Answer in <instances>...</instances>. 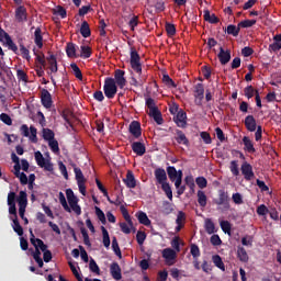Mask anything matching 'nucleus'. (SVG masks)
<instances>
[{
	"mask_svg": "<svg viewBox=\"0 0 281 281\" xmlns=\"http://www.w3.org/2000/svg\"><path fill=\"white\" fill-rule=\"evenodd\" d=\"M176 142L177 144H182L183 146H190V140L188 139V136H186V133L181 130H176Z\"/></svg>",
	"mask_w": 281,
	"mask_h": 281,
	"instance_id": "obj_21",
	"label": "nucleus"
},
{
	"mask_svg": "<svg viewBox=\"0 0 281 281\" xmlns=\"http://www.w3.org/2000/svg\"><path fill=\"white\" fill-rule=\"evenodd\" d=\"M4 43H5V45H8L9 49H11V52H13L14 54H18L19 46H16L14 41H12L11 36Z\"/></svg>",
	"mask_w": 281,
	"mask_h": 281,
	"instance_id": "obj_56",
	"label": "nucleus"
},
{
	"mask_svg": "<svg viewBox=\"0 0 281 281\" xmlns=\"http://www.w3.org/2000/svg\"><path fill=\"white\" fill-rule=\"evenodd\" d=\"M128 131L135 139H139V137H142V124L138 121H133L130 124Z\"/></svg>",
	"mask_w": 281,
	"mask_h": 281,
	"instance_id": "obj_13",
	"label": "nucleus"
},
{
	"mask_svg": "<svg viewBox=\"0 0 281 281\" xmlns=\"http://www.w3.org/2000/svg\"><path fill=\"white\" fill-rule=\"evenodd\" d=\"M74 172H75L77 183H80V181L81 182L87 181V179L85 178V175L82 173V169L75 166L74 167Z\"/></svg>",
	"mask_w": 281,
	"mask_h": 281,
	"instance_id": "obj_49",
	"label": "nucleus"
},
{
	"mask_svg": "<svg viewBox=\"0 0 281 281\" xmlns=\"http://www.w3.org/2000/svg\"><path fill=\"white\" fill-rule=\"evenodd\" d=\"M112 249H113L115 256H117V258H122V250L120 249V244L117 243L116 237H113V239H112Z\"/></svg>",
	"mask_w": 281,
	"mask_h": 281,
	"instance_id": "obj_48",
	"label": "nucleus"
},
{
	"mask_svg": "<svg viewBox=\"0 0 281 281\" xmlns=\"http://www.w3.org/2000/svg\"><path fill=\"white\" fill-rule=\"evenodd\" d=\"M35 161L40 168H44L47 172H54V165L49 160H45L41 151H35Z\"/></svg>",
	"mask_w": 281,
	"mask_h": 281,
	"instance_id": "obj_3",
	"label": "nucleus"
},
{
	"mask_svg": "<svg viewBox=\"0 0 281 281\" xmlns=\"http://www.w3.org/2000/svg\"><path fill=\"white\" fill-rule=\"evenodd\" d=\"M20 52H21L22 58H24L25 60H31L32 59V56H30V49H27L25 47V45L20 44Z\"/></svg>",
	"mask_w": 281,
	"mask_h": 281,
	"instance_id": "obj_54",
	"label": "nucleus"
},
{
	"mask_svg": "<svg viewBox=\"0 0 281 281\" xmlns=\"http://www.w3.org/2000/svg\"><path fill=\"white\" fill-rule=\"evenodd\" d=\"M48 146L53 153H60V147L58 146V140L55 138L52 140H48Z\"/></svg>",
	"mask_w": 281,
	"mask_h": 281,
	"instance_id": "obj_60",
	"label": "nucleus"
},
{
	"mask_svg": "<svg viewBox=\"0 0 281 281\" xmlns=\"http://www.w3.org/2000/svg\"><path fill=\"white\" fill-rule=\"evenodd\" d=\"M101 232L103 236V246L109 248L111 247V237L109 236V231L104 226H101Z\"/></svg>",
	"mask_w": 281,
	"mask_h": 281,
	"instance_id": "obj_35",
	"label": "nucleus"
},
{
	"mask_svg": "<svg viewBox=\"0 0 281 281\" xmlns=\"http://www.w3.org/2000/svg\"><path fill=\"white\" fill-rule=\"evenodd\" d=\"M190 254L193 259L201 258V249L199 248V246L196 244H191Z\"/></svg>",
	"mask_w": 281,
	"mask_h": 281,
	"instance_id": "obj_50",
	"label": "nucleus"
},
{
	"mask_svg": "<svg viewBox=\"0 0 281 281\" xmlns=\"http://www.w3.org/2000/svg\"><path fill=\"white\" fill-rule=\"evenodd\" d=\"M160 186H161V190L165 192L169 201H172V188L170 187V183L162 182Z\"/></svg>",
	"mask_w": 281,
	"mask_h": 281,
	"instance_id": "obj_37",
	"label": "nucleus"
},
{
	"mask_svg": "<svg viewBox=\"0 0 281 281\" xmlns=\"http://www.w3.org/2000/svg\"><path fill=\"white\" fill-rule=\"evenodd\" d=\"M227 34L231 36H238L240 34V26L239 24L236 26L234 24H229L226 30Z\"/></svg>",
	"mask_w": 281,
	"mask_h": 281,
	"instance_id": "obj_43",
	"label": "nucleus"
},
{
	"mask_svg": "<svg viewBox=\"0 0 281 281\" xmlns=\"http://www.w3.org/2000/svg\"><path fill=\"white\" fill-rule=\"evenodd\" d=\"M205 232L209 234H214L216 232V226L212 220L206 218L204 223Z\"/></svg>",
	"mask_w": 281,
	"mask_h": 281,
	"instance_id": "obj_42",
	"label": "nucleus"
},
{
	"mask_svg": "<svg viewBox=\"0 0 281 281\" xmlns=\"http://www.w3.org/2000/svg\"><path fill=\"white\" fill-rule=\"evenodd\" d=\"M173 122L179 128H186L188 126V114L183 110H179L173 116Z\"/></svg>",
	"mask_w": 281,
	"mask_h": 281,
	"instance_id": "obj_7",
	"label": "nucleus"
},
{
	"mask_svg": "<svg viewBox=\"0 0 281 281\" xmlns=\"http://www.w3.org/2000/svg\"><path fill=\"white\" fill-rule=\"evenodd\" d=\"M184 183H186V186H188V188H190V190H191L192 192H194V188H196V184H194V177H192V176H187V177L184 178Z\"/></svg>",
	"mask_w": 281,
	"mask_h": 281,
	"instance_id": "obj_58",
	"label": "nucleus"
},
{
	"mask_svg": "<svg viewBox=\"0 0 281 281\" xmlns=\"http://www.w3.org/2000/svg\"><path fill=\"white\" fill-rule=\"evenodd\" d=\"M194 98L196 106H203V98H205V87L203 83H196L194 86Z\"/></svg>",
	"mask_w": 281,
	"mask_h": 281,
	"instance_id": "obj_5",
	"label": "nucleus"
},
{
	"mask_svg": "<svg viewBox=\"0 0 281 281\" xmlns=\"http://www.w3.org/2000/svg\"><path fill=\"white\" fill-rule=\"evenodd\" d=\"M103 91L108 100H113V98H115V95L117 94V83H115V79L111 77L105 78Z\"/></svg>",
	"mask_w": 281,
	"mask_h": 281,
	"instance_id": "obj_1",
	"label": "nucleus"
},
{
	"mask_svg": "<svg viewBox=\"0 0 281 281\" xmlns=\"http://www.w3.org/2000/svg\"><path fill=\"white\" fill-rule=\"evenodd\" d=\"M136 216L140 225H145L146 227L150 225V218H148V215L146 213L140 211L136 214Z\"/></svg>",
	"mask_w": 281,
	"mask_h": 281,
	"instance_id": "obj_30",
	"label": "nucleus"
},
{
	"mask_svg": "<svg viewBox=\"0 0 281 281\" xmlns=\"http://www.w3.org/2000/svg\"><path fill=\"white\" fill-rule=\"evenodd\" d=\"M241 175L246 181H251L256 178V173H254V167L251 164L244 161L240 167Z\"/></svg>",
	"mask_w": 281,
	"mask_h": 281,
	"instance_id": "obj_6",
	"label": "nucleus"
},
{
	"mask_svg": "<svg viewBox=\"0 0 281 281\" xmlns=\"http://www.w3.org/2000/svg\"><path fill=\"white\" fill-rule=\"evenodd\" d=\"M66 198H67V201H68L70 207H72L74 205H78V196H76V194H74V190L67 189Z\"/></svg>",
	"mask_w": 281,
	"mask_h": 281,
	"instance_id": "obj_26",
	"label": "nucleus"
},
{
	"mask_svg": "<svg viewBox=\"0 0 281 281\" xmlns=\"http://www.w3.org/2000/svg\"><path fill=\"white\" fill-rule=\"evenodd\" d=\"M89 12H93V8H91V4L83 5L79 9V16H85L86 14H89Z\"/></svg>",
	"mask_w": 281,
	"mask_h": 281,
	"instance_id": "obj_62",
	"label": "nucleus"
},
{
	"mask_svg": "<svg viewBox=\"0 0 281 281\" xmlns=\"http://www.w3.org/2000/svg\"><path fill=\"white\" fill-rule=\"evenodd\" d=\"M142 57H139V53H137V49L134 47L131 48L130 53V65L132 69L138 74V76H142Z\"/></svg>",
	"mask_w": 281,
	"mask_h": 281,
	"instance_id": "obj_2",
	"label": "nucleus"
},
{
	"mask_svg": "<svg viewBox=\"0 0 281 281\" xmlns=\"http://www.w3.org/2000/svg\"><path fill=\"white\" fill-rule=\"evenodd\" d=\"M216 205H223L222 212H227L229 207V194L225 191H220L218 200L216 201Z\"/></svg>",
	"mask_w": 281,
	"mask_h": 281,
	"instance_id": "obj_9",
	"label": "nucleus"
},
{
	"mask_svg": "<svg viewBox=\"0 0 281 281\" xmlns=\"http://www.w3.org/2000/svg\"><path fill=\"white\" fill-rule=\"evenodd\" d=\"M95 215L98 216L102 225H106V215H104V212L98 206H95Z\"/></svg>",
	"mask_w": 281,
	"mask_h": 281,
	"instance_id": "obj_55",
	"label": "nucleus"
},
{
	"mask_svg": "<svg viewBox=\"0 0 281 281\" xmlns=\"http://www.w3.org/2000/svg\"><path fill=\"white\" fill-rule=\"evenodd\" d=\"M204 21H207L209 23L216 24V23H218L220 20L216 16V14H210V10H205L204 11Z\"/></svg>",
	"mask_w": 281,
	"mask_h": 281,
	"instance_id": "obj_41",
	"label": "nucleus"
},
{
	"mask_svg": "<svg viewBox=\"0 0 281 281\" xmlns=\"http://www.w3.org/2000/svg\"><path fill=\"white\" fill-rule=\"evenodd\" d=\"M34 43L38 49H43V30H41V27L35 29Z\"/></svg>",
	"mask_w": 281,
	"mask_h": 281,
	"instance_id": "obj_24",
	"label": "nucleus"
},
{
	"mask_svg": "<svg viewBox=\"0 0 281 281\" xmlns=\"http://www.w3.org/2000/svg\"><path fill=\"white\" fill-rule=\"evenodd\" d=\"M80 34L83 36V38H89V36H91V29L89 27L88 21H83L81 23Z\"/></svg>",
	"mask_w": 281,
	"mask_h": 281,
	"instance_id": "obj_29",
	"label": "nucleus"
},
{
	"mask_svg": "<svg viewBox=\"0 0 281 281\" xmlns=\"http://www.w3.org/2000/svg\"><path fill=\"white\" fill-rule=\"evenodd\" d=\"M244 124L249 133H255L256 128H258L256 124V117H254V115H247L245 117Z\"/></svg>",
	"mask_w": 281,
	"mask_h": 281,
	"instance_id": "obj_18",
	"label": "nucleus"
},
{
	"mask_svg": "<svg viewBox=\"0 0 281 281\" xmlns=\"http://www.w3.org/2000/svg\"><path fill=\"white\" fill-rule=\"evenodd\" d=\"M19 215L21 218H25V210L27 207V193L20 191L18 196Z\"/></svg>",
	"mask_w": 281,
	"mask_h": 281,
	"instance_id": "obj_4",
	"label": "nucleus"
},
{
	"mask_svg": "<svg viewBox=\"0 0 281 281\" xmlns=\"http://www.w3.org/2000/svg\"><path fill=\"white\" fill-rule=\"evenodd\" d=\"M231 172L234 177H238L240 175V170L238 169V160L231 161Z\"/></svg>",
	"mask_w": 281,
	"mask_h": 281,
	"instance_id": "obj_57",
	"label": "nucleus"
},
{
	"mask_svg": "<svg viewBox=\"0 0 281 281\" xmlns=\"http://www.w3.org/2000/svg\"><path fill=\"white\" fill-rule=\"evenodd\" d=\"M198 203L200 207H205V205H207V195L201 190L198 191Z\"/></svg>",
	"mask_w": 281,
	"mask_h": 281,
	"instance_id": "obj_39",
	"label": "nucleus"
},
{
	"mask_svg": "<svg viewBox=\"0 0 281 281\" xmlns=\"http://www.w3.org/2000/svg\"><path fill=\"white\" fill-rule=\"evenodd\" d=\"M125 74L126 72L122 69H116L114 72V81L120 89H124V87H126V78H124Z\"/></svg>",
	"mask_w": 281,
	"mask_h": 281,
	"instance_id": "obj_12",
	"label": "nucleus"
},
{
	"mask_svg": "<svg viewBox=\"0 0 281 281\" xmlns=\"http://www.w3.org/2000/svg\"><path fill=\"white\" fill-rule=\"evenodd\" d=\"M89 269L92 273L100 276V266L93 259H90Z\"/></svg>",
	"mask_w": 281,
	"mask_h": 281,
	"instance_id": "obj_59",
	"label": "nucleus"
},
{
	"mask_svg": "<svg viewBox=\"0 0 281 281\" xmlns=\"http://www.w3.org/2000/svg\"><path fill=\"white\" fill-rule=\"evenodd\" d=\"M167 175L170 181H175L176 179H179V170L177 171V168H175L173 166L167 167Z\"/></svg>",
	"mask_w": 281,
	"mask_h": 281,
	"instance_id": "obj_33",
	"label": "nucleus"
},
{
	"mask_svg": "<svg viewBox=\"0 0 281 281\" xmlns=\"http://www.w3.org/2000/svg\"><path fill=\"white\" fill-rule=\"evenodd\" d=\"M123 182L125 183L126 188L133 189L137 187V180H135V175L131 170L127 171L126 178L123 179Z\"/></svg>",
	"mask_w": 281,
	"mask_h": 281,
	"instance_id": "obj_20",
	"label": "nucleus"
},
{
	"mask_svg": "<svg viewBox=\"0 0 281 281\" xmlns=\"http://www.w3.org/2000/svg\"><path fill=\"white\" fill-rule=\"evenodd\" d=\"M66 54L68 58H76V44L74 43H68L66 46Z\"/></svg>",
	"mask_w": 281,
	"mask_h": 281,
	"instance_id": "obj_40",
	"label": "nucleus"
},
{
	"mask_svg": "<svg viewBox=\"0 0 281 281\" xmlns=\"http://www.w3.org/2000/svg\"><path fill=\"white\" fill-rule=\"evenodd\" d=\"M132 150L138 157H144V155H146V145L142 142H134L132 143Z\"/></svg>",
	"mask_w": 281,
	"mask_h": 281,
	"instance_id": "obj_15",
	"label": "nucleus"
},
{
	"mask_svg": "<svg viewBox=\"0 0 281 281\" xmlns=\"http://www.w3.org/2000/svg\"><path fill=\"white\" fill-rule=\"evenodd\" d=\"M212 261L217 267V269H221L222 271H225V263L223 262V259L220 255H214L212 257Z\"/></svg>",
	"mask_w": 281,
	"mask_h": 281,
	"instance_id": "obj_36",
	"label": "nucleus"
},
{
	"mask_svg": "<svg viewBox=\"0 0 281 281\" xmlns=\"http://www.w3.org/2000/svg\"><path fill=\"white\" fill-rule=\"evenodd\" d=\"M162 82L164 85H166V87H168L169 89H177V83H175V80H172V78H170L169 75H164L162 76Z\"/></svg>",
	"mask_w": 281,
	"mask_h": 281,
	"instance_id": "obj_44",
	"label": "nucleus"
},
{
	"mask_svg": "<svg viewBox=\"0 0 281 281\" xmlns=\"http://www.w3.org/2000/svg\"><path fill=\"white\" fill-rule=\"evenodd\" d=\"M244 150L250 153L251 155L256 153V147H254V142L248 136L243 137Z\"/></svg>",
	"mask_w": 281,
	"mask_h": 281,
	"instance_id": "obj_23",
	"label": "nucleus"
},
{
	"mask_svg": "<svg viewBox=\"0 0 281 281\" xmlns=\"http://www.w3.org/2000/svg\"><path fill=\"white\" fill-rule=\"evenodd\" d=\"M70 69H72L74 76L78 80H82V70H80V67H78V64H76V63L70 64Z\"/></svg>",
	"mask_w": 281,
	"mask_h": 281,
	"instance_id": "obj_47",
	"label": "nucleus"
},
{
	"mask_svg": "<svg viewBox=\"0 0 281 281\" xmlns=\"http://www.w3.org/2000/svg\"><path fill=\"white\" fill-rule=\"evenodd\" d=\"M110 273L114 280H121L122 279V268H120L119 262H113L110 266Z\"/></svg>",
	"mask_w": 281,
	"mask_h": 281,
	"instance_id": "obj_19",
	"label": "nucleus"
},
{
	"mask_svg": "<svg viewBox=\"0 0 281 281\" xmlns=\"http://www.w3.org/2000/svg\"><path fill=\"white\" fill-rule=\"evenodd\" d=\"M162 258H165V260L167 262H170V260H176L177 259V251H175V249H172V248H165L162 250Z\"/></svg>",
	"mask_w": 281,
	"mask_h": 281,
	"instance_id": "obj_25",
	"label": "nucleus"
},
{
	"mask_svg": "<svg viewBox=\"0 0 281 281\" xmlns=\"http://www.w3.org/2000/svg\"><path fill=\"white\" fill-rule=\"evenodd\" d=\"M30 236L31 245L35 247V250L40 249L45 254V251H47V245L45 244V241H43V239L36 238V236H34V232L32 231V228H30Z\"/></svg>",
	"mask_w": 281,
	"mask_h": 281,
	"instance_id": "obj_8",
	"label": "nucleus"
},
{
	"mask_svg": "<svg viewBox=\"0 0 281 281\" xmlns=\"http://www.w3.org/2000/svg\"><path fill=\"white\" fill-rule=\"evenodd\" d=\"M54 137H56L54 131H52L50 128H43V139H45V142H52Z\"/></svg>",
	"mask_w": 281,
	"mask_h": 281,
	"instance_id": "obj_46",
	"label": "nucleus"
},
{
	"mask_svg": "<svg viewBox=\"0 0 281 281\" xmlns=\"http://www.w3.org/2000/svg\"><path fill=\"white\" fill-rule=\"evenodd\" d=\"M53 14H55L56 16H60V19H67V9L63 5H57L53 10Z\"/></svg>",
	"mask_w": 281,
	"mask_h": 281,
	"instance_id": "obj_34",
	"label": "nucleus"
},
{
	"mask_svg": "<svg viewBox=\"0 0 281 281\" xmlns=\"http://www.w3.org/2000/svg\"><path fill=\"white\" fill-rule=\"evenodd\" d=\"M220 225L224 234H228V235L232 234V224L228 221H222Z\"/></svg>",
	"mask_w": 281,
	"mask_h": 281,
	"instance_id": "obj_51",
	"label": "nucleus"
},
{
	"mask_svg": "<svg viewBox=\"0 0 281 281\" xmlns=\"http://www.w3.org/2000/svg\"><path fill=\"white\" fill-rule=\"evenodd\" d=\"M166 32L168 36H175L177 34V27L175 24L166 23Z\"/></svg>",
	"mask_w": 281,
	"mask_h": 281,
	"instance_id": "obj_63",
	"label": "nucleus"
},
{
	"mask_svg": "<svg viewBox=\"0 0 281 281\" xmlns=\"http://www.w3.org/2000/svg\"><path fill=\"white\" fill-rule=\"evenodd\" d=\"M10 220L13 222V232H15L18 236H23V226H21V223H19V217H10Z\"/></svg>",
	"mask_w": 281,
	"mask_h": 281,
	"instance_id": "obj_28",
	"label": "nucleus"
},
{
	"mask_svg": "<svg viewBox=\"0 0 281 281\" xmlns=\"http://www.w3.org/2000/svg\"><path fill=\"white\" fill-rule=\"evenodd\" d=\"M59 203L61 207H64L65 212L71 213V207H69V204H67V199L63 192H59Z\"/></svg>",
	"mask_w": 281,
	"mask_h": 281,
	"instance_id": "obj_45",
	"label": "nucleus"
},
{
	"mask_svg": "<svg viewBox=\"0 0 281 281\" xmlns=\"http://www.w3.org/2000/svg\"><path fill=\"white\" fill-rule=\"evenodd\" d=\"M80 58H91V55L93 54L92 49L90 46H87V45H81L80 46Z\"/></svg>",
	"mask_w": 281,
	"mask_h": 281,
	"instance_id": "obj_32",
	"label": "nucleus"
},
{
	"mask_svg": "<svg viewBox=\"0 0 281 281\" xmlns=\"http://www.w3.org/2000/svg\"><path fill=\"white\" fill-rule=\"evenodd\" d=\"M15 21L18 23H26L27 21V9L25 5H19L15 9Z\"/></svg>",
	"mask_w": 281,
	"mask_h": 281,
	"instance_id": "obj_11",
	"label": "nucleus"
},
{
	"mask_svg": "<svg viewBox=\"0 0 281 281\" xmlns=\"http://www.w3.org/2000/svg\"><path fill=\"white\" fill-rule=\"evenodd\" d=\"M172 204L168 201L162 202V207L160 210L161 214L165 216H168V214H172Z\"/></svg>",
	"mask_w": 281,
	"mask_h": 281,
	"instance_id": "obj_38",
	"label": "nucleus"
},
{
	"mask_svg": "<svg viewBox=\"0 0 281 281\" xmlns=\"http://www.w3.org/2000/svg\"><path fill=\"white\" fill-rule=\"evenodd\" d=\"M217 58L221 65H227L232 60V50L220 47V53L217 54Z\"/></svg>",
	"mask_w": 281,
	"mask_h": 281,
	"instance_id": "obj_14",
	"label": "nucleus"
},
{
	"mask_svg": "<svg viewBox=\"0 0 281 281\" xmlns=\"http://www.w3.org/2000/svg\"><path fill=\"white\" fill-rule=\"evenodd\" d=\"M49 56L46 57V60L49 65V70L52 74L58 72V60L56 59V55L52 54V52H48Z\"/></svg>",
	"mask_w": 281,
	"mask_h": 281,
	"instance_id": "obj_17",
	"label": "nucleus"
},
{
	"mask_svg": "<svg viewBox=\"0 0 281 281\" xmlns=\"http://www.w3.org/2000/svg\"><path fill=\"white\" fill-rule=\"evenodd\" d=\"M41 102L44 109H52L54 105V100L52 99V93L47 89H42L41 91Z\"/></svg>",
	"mask_w": 281,
	"mask_h": 281,
	"instance_id": "obj_10",
	"label": "nucleus"
},
{
	"mask_svg": "<svg viewBox=\"0 0 281 281\" xmlns=\"http://www.w3.org/2000/svg\"><path fill=\"white\" fill-rule=\"evenodd\" d=\"M256 91L258 90L254 89V86H248L244 89V94L248 100H251V98L256 95Z\"/></svg>",
	"mask_w": 281,
	"mask_h": 281,
	"instance_id": "obj_52",
	"label": "nucleus"
},
{
	"mask_svg": "<svg viewBox=\"0 0 281 281\" xmlns=\"http://www.w3.org/2000/svg\"><path fill=\"white\" fill-rule=\"evenodd\" d=\"M155 178L157 183H159V186H161V183H166L168 182V175H166V169L164 168H157L154 171Z\"/></svg>",
	"mask_w": 281,
	"mask_h": 281,
	"instance_id": "obj_16",
	"label": "nucleus"
},
{
	"mask_svg": "<svg viewBox=\"0 0 281 281\" xmlns=\"http://www.w3.org/2000/svg\"><path fill=\"white\" fill-rule=\"evenodd\" d=\"M154 8L156 12H164V10H166V3L162 0H156Z\"/></svg>",
	"mask_w": 281,
	"mask_h": 281,
	"instance_id": "obj_61",
	"label": "nucleus"
},
{
	"mask_svg": "<svg viewBox=\"0 0 281 281\" xmlns=\"http://www.w3.org/2000/svg\"><path fill=\"white\" fill-rule=\"evenodd\" d=\"M34 54H35V63H36V65H38V66L47 65V61H45V54H43V53H40V54L34 53Z\"/></svg>",
	"mask_w": 281,
	"mask_h": 281,
	"instance_id": "obj_53",
	"label": "nucleus"
},
{
	"mask_svg": "<svg viewBox=\"0 0 281 281\" xmlns=\"http://www.w3.org/2000/svg\"><path fill=\"white\" fill-rule=\"evenodd\" d=\"M30 251H32V256H33L35 262H37L40 269H43L45 263L43 262V258H41V250L36 249L34 251V249L31 248Z\"/></svg>",
	"mask_w": 281,
	"mask_h": 281,
	"instance_id": "obj_31",
	"label": "nucleus"
},
{
	"mask_svg": "<svg viewBox=\"0 0 281 281\" xmlns=\"http://www.w3.org/2000/svg\"><path fill=\"white\" fill-rule=\"evenodd\" d=\"M256 25V20H244L239 22V27H254Z\"/></svg>",
	"mask_w": 281,
	"mask_h": 281,
	"instance_id": "obj_64",
	"label": "nucleus"
},
{
	"mask_svg": "<svg viewBox=\"0 0 281 281\" xmlns=\"http://www.w3.org/2000/svg\"><path fill=\"white\" fill-rule=\"evenodd\" d=\"M149 117H153V120L158 124V126H161L164 124V116L161 115V111H159V108L156 110H151L148 112Z\"/></svg>",
	"mask_w": 281,
	"mask_h": 281,
	"instance_id": "obj_22",
	"label": "nucleus"
},
{
	"mask_svg": "<svg viewBox=\"0 0 281 281\" xmlns=\"http://www.w3.org/2000/svg\"><path fill=\"white\" fill-rule=\"evenodd\" d=\"M237 257L240 262H249V255H247V250L243 246L237 247Z\"/></svg>",
	"mask_w": 281,
	"mask_h": 281,
	"instance_id": "obj_27",
	"label": "nucleus"
}]
</instances>
